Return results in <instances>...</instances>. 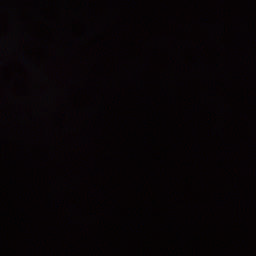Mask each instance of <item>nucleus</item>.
Returning <instances> with one entry per match:
<instances>
[{"instance_id":"f257e3e1","label":"nucleus","mask_w":256,"mask_h":256,"mask_svg":"<svg viewBox=\"0 0 256 256\" xmlns=\"http://www.w3.org/2000/svg\"><path fill=\"white\" fill-rule=\"evenodd\" d=\"M46 49H49V47L46 46Z\"/></svg>"}]
</instances>
